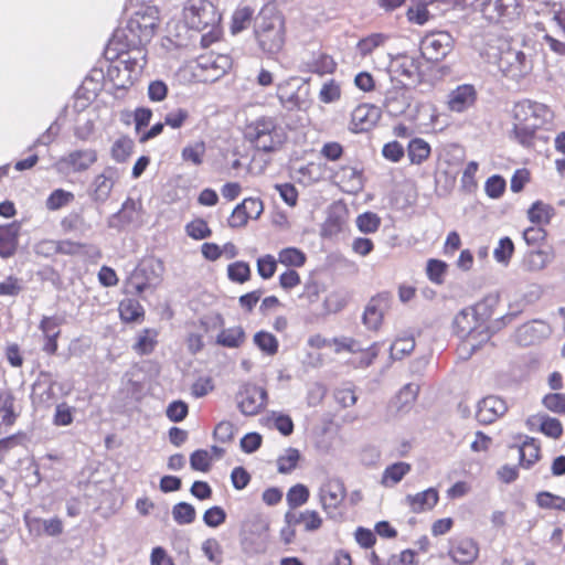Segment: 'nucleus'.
Returning <instances> with one entry per match:
<instances>
[{
	"mask_svg": "<svg viewBox=\"0 0 565 565\" xmlns=\"http://www.w3.org/2000/svg\"><path fill=\"white\" fill-rule=\"evenodd\" d=\"M551 260L552 256L548 252L534 249L523 256L521 267L526 273H539L544 270Z\"/></svg>",
	"mask_w": 565,
	"mask_h": 565,
	"instance_id": "obj_28",
	"label": "nucleus"
},
{
	"mask_svg": "<svg viewBox=\"0 0 565 565\" xmlns=\"http://www.w3.org/2000/svg\"><path fill=\"white\" fill-rule=\"evenodd\" d=\"M454 40L448 32L427 34L422 41V52L430 61L443 60L452 49Z\"/></svg>",
	"mask_w": 565,
	"mask_h": 565,
	"instance_id": "obj_11",
	"label": "nucleus"
},
{
	"mask_svg": "<svg viewBox=\"0 0 565 565\" xmlns=\"http://www.w3.org/2000/svg\"><path fill=\"white\" fill-rule=\"evenodd\" d=\"M387 299L383 296L373 297L365 307L363 315L364 324L371 330H377L387 310Z\"/></svg>",
	"mask_w": 565,
	"mask_h": 565,
	"instance_id": "obj_26",
	"label": "nucleus"
},
{
	"mask_svg": "<svg viewBox=\"0 0 565 565\" xmlns=\"http://www.w3.org/2000/svg\"><path fill=\"white\" fill-rule=\"evenodd\" d=\"M195 515V509L190 503L179 502L172 508V518L180 525L191 524Z\"/></svg>",
	"mask_w": 565,
	"mask_h": 565,
	"instance_id": "obj_41",
	"label": "nucleus"
},
{
	"mask_svg": "<svg viewBox=\"0 0 565 565\" xmlns=\"http://www.w3.org/2000/svg\"><path fill=\"white\" fill-rule=\"evenodd\" d=\"M392 74L397 77L401 82L402 78H413L416 74V66L414 61L407 56H399L395 58L391 64Z\"/></svg>",
	"mask_w": 565,
	"mask_h": 565,
	"instance_id": "obj_36",
	"label": "nucleus"
},
{
	"mask_svg": "<svg viewBox=\"0 0 565 565\" xmlns=\"http://www.w3.org/2000/svg\"><path fill=\"white\" fill-rule=\"evenodd\" d=\"M309 490L306 486L298 483L291 487L287 492V502L290 508L295 509L303 505L309 499Z\"/></svg>",
	"mask_w": 565,
	"mask_h": 565,
	"instance_id": "obj_50",
	"label": "nucleus"
},
{
	"mask_svg": "<svg viewBox=\"0 0 565 565\" xmlns=\"http://www.w3.org/2000/svg\"><path fill=\"white\" fill-rule=\"evenodd\" d=\"M285 519L289 525L303 524L308 532L316 531L322 525V518L315 510H306L299 513L287 512Z\"/></svg>",
	"mask_w": 565,
	"mask_h": 565,
	"instance_id": "obj_27",
	"label": "nucleus"
},
{
	"mask_svg": "<svg viewBox=\"0 0 565 565\" xmlns=\"http://www.w3.org/2000/svg\"><path fill=\"white\" fill-rule=\"evenodd\" d=\"M198 65L206 73L205 79L215 81L231 68L232 60L228 55L210 53L201 56Z\"/></svg>",
	"mask_w": 565,
	"mask_h": 565,
	"instance_id": "obj_17",
	"label": "nucleus"
},
{
	"mask_svg": "<svg viewBox=\"0 0 565 565\" xmlns=\"http://www.w3.org/2000/svg\"><path fill=\"white\" fill-rule=\"evenodd\" d=\"M254 36L265 54L279 53L286 42V22L282 13L273 6H264L254 20Z\"/></svg>",
	"mask_w": 565,
	"mask_h": 565,
	"instance_id": "obj_3",
	"label": "nucleus"
},
{
	"mask_svg": "<svg viewBox=\"0 0 565 565\" xmlns=\"http://www.w3.org/2000/svg\"><path fill=\"white\" fill-rule=\"evenodd\" d=\"M18 415L14 398L8 393L0 394V433L7 431L15 423Z\"/></svg>",
	"mask_w": 565,
	"mask_h": 565,
	"instance_id": "obj_30",
	"label": "nucleus"
},
{
	"mask_svg": "<svg viewBox=\"0 0 565 565\" xmlns=\"http://www.w3.org/2000/svg\"><path fill=\"white\" fill-rule=\"evenodd\" d=\"M553 110L545 104L523 99L512 108L511 136L521 145L530 146L539 129L552 122Z\"/></svg>",
	"mask_w": 565,
	"mask_h": 565,
	"instance_id": "obj_1",
	"label": "nucleus"
},
{
	"mask_svg": "<svg viewBox=\"0 0 565 565\" xmlns=\"http://www.w3.org/2000/svg\"><path fill=\"white\" fill-rule=\"evenodd\" d=\"M553 207L543 202H535L527 211L529 220L532 223L543 225L547 224L553 215Z\"/></svg>",
	"mask_w": 565,
	"mask_h": 565,
	"instance_id": "obj_37",
	"label": "nucleus"
},
{
	"mask_svg": "<svg viewBox=\"0 0 565 565\" xmlns=\"http://www.w3.org/2000/svg\"><path fill=\"white\" fill-rule=\"evenodd\" d=\"M213 457L205 449L195 450L190 457V465L193 470L206 472L212 463Z\"/></svg>",
	"mask_w": 565,
	"mask_h": 565,
	"instance_id": "obj_55",
	"label": "nucleus"
},
{
	"mask_svg": "<svg viewBox=\"0 0 565 565\" xmlns=\"http://www.w3.org/2000/svg\"><path fill=\"white\" fill-rule=\"evenodd\" d=\"M513 253V242L509 237H502L493 250V257L499 264L508 266Z\"/></svg>",
	"mask_w": 565,
	"mask_h": 565,
	"instance_id": "obj_46",
	"label": "nucleus"
},
{
	"mask_svg": "<svg viewBox=\"0 0 565 565\" xmlns=\"http://www.w3.org/2000/svg\"><path fill=\"white\" fill-rule=\"evenodd\" d=\"M185 231L186 234L194 239H204L210 237L212 234L207 223L202 218H196L190 222L185 226Z\"/></svg>",
	"mask_w": 565,
	"mask_h": 565,
	"instance_id": "obj_59",
	"label": "nucleus"
},
{
	"mask_svg": "<svg viewBox=\"0 0 565 565\" xmlns=\"http://www.w3.org/2000/svg\"><path fill=\"white\" fill-rule=\"evenodd\" d=\"M162 269V263L159 260L146 262L132 274L129 286L136 294H141L149 286L159 282Z\"/></svg>",
	"mask_w": 565,
	"mask_h": 565,
	"instance_id": "obj_13",
	"label": "nucleus"
},
{
	"mask_svg": "<svg viewBox=\"0 0 565 565\" xmlns=\"http://www.w3.org/2000/svg\"><path fill=\"white\" fill-rule=\"evenodd\" d=\"M358 228L365 234L375 233L380 225L381 218L377 214L372 212H365L356 217Z\"/></svg>",
	"mask_w": 565,
	"mask_h": 565,
	"instance_id": "obj_49",
	"label": "nucleus"
},
{
	"mask_svg": "<svg viewBox=\"0 0 565 565\" xmlns=\"http://www.w3.org/2000/svg\"><path fill=\"white\" fill-rule=\"evenodd\" d=\"M431 149L427 141L422 138H414L407 147V154L412 164H422L430 156Z\"/></svg>",
	"mask_w": 565,
	"mask_h": 565,
	"instance_id": "obj_32",
	"label": "nucleus"
},
{
	"mask_svg": "<svg viewBox=\"0 0 565 565\" xmlns=\"http://www.w3.org/2000/svg\"><path fill=\"white\" fill-rule=\"evenodd\" d=\"M292 82V79H288L277 86V97L281 106L288 110L301 109L306 105L308 95L306 88L295 87Z\"/></svg>",
	"mask_w": 565,
	"mask_h": 565,
	"instance_id": "obj_16",
	"label": "nucleus"
},
{
	"mask_svg": "<svg viewBox=\"0 0 565 565\" xmlns=\"http://www.w3.org/2000/svg\"><path fill=\"white\" fill-rule=\"evenodd\" d=\"M335 179L342 190L348 193L356 194L364 186L362 171L355 167H341L335 173Z\"/></svg>",
	"mask_w": 565,
	"mask_h": 565,
	"instance_id": "obj_25",
	"label": "nucleus"
},
{
	"mask_svg": "<svg viewBox=\"0 0 565 565\" xmlns=\"http://www.w3.org/2000/svg\"><path fill=\"white\" fill-rule=\"evenodd\" d=\"M277 259L287 267H301L306 263V255L296 247H286L278 253Z\"/></svg>",
	"mask_w": 565,
	"mask_h": 565,
	"instance_id": "obj_38",
	"label": "nucleus"
},
{
	"mask_svg": "<svg viewBox=\"0 0 565 565\" xmlns=\"http://www.w3.org/2000/svg\"><path fill=\"white\" fill-rule=\"evenodd\" d=\"M447 269L446 263L438 259H429L427 263L428 278L436 284H441Z\"/></svg>",
	"mask_w": 565,
	"mask_h": 565,
	"instance_id": "obj_62",
	"label": "nucleus"
},
{
	"mask_svg": "<svg viewBox=\"0 0 565 565\" xmlns=\"http://www.w3.org/2000/svg\"><path fill=\"white\" fill-rule=\"evenodd\" d=\"M449 556L459 565H471L479 556V545L471 537L455 541L449 548Z\"/></svg>",
	"mask_w": 565,
	"mask_h": 565,
	"instance_id": "obj_19",
	"label": "nucleus"
},
{
	"mask_svg": "<svg viewBox=\"0 0 565 565\" xmlns=\"http://www.w3.org/2000/svg\"><path fill=\"white\" fill-rule=\"evenodd\" d=\"M536 502L541 508L555 509L565 512V498L555 495L551 492H540Z\"/></svg>",
	"mask_w": 565,
	"mask_h": 565,
	"instance_id": "obj_54",
	"label": "nucleus"
},
{
	"mask_svg": "<svg viewBox=\"0 0 565 565\" xmlns=\"http://www.w3.org/2000/svg\"><path fill=\"white\" fill-rule=\"evenodd\" d=\"M440 3L444 4V0H417L414 6L408 8L407 18L411 22L422 25L430 17L444 11V8H440Z\"/></svg>",
	"mask_w": 565,
	"mask_h": 565,
	"instance_id": "obj_23",
	"label": "nucleus"
},
{
	"mask_svg": "<svg viewBox=\"0 0 565 565\" xmlns=\"http://www.w3.org/2000/svg\"><path fill=\"white\" fill-rule=\"evenodd\" d=\"M158 331L154 329L142 330L137 339L132 349L140 355L151 353L157 345Z\"/></svg>",
	"mask_w": 565,
	"mask_h": 565,
	"instance_id": "obj_33",
	"label": "nucleus"
},
{
	"mask_svg": "<svg viewBox=\"0 0 565 565\" xmlns=\"http://www.w3.org/2000/svg\"><path fill=\"white\" fill-rule=\"evenodd\" d=\"M245 136L264 152L278 150L286 139V134L277 119L269 116H262L250 121L245 128Z\"/></svg>",
	"mask_w": 565,
	"mask_h": 565,
	"instance_id": "obj_4",
	"label": "nucleus"
},
{
	"mask_svg": "<svg viewBox=\"0 0 565 565\" xmlns=\"http://www.w3.org/2000/svg\"><path fill=\"white\" fill-rule=\"evenodd\" d=\"M415 348V340L412 337L397 338L391 345V358L401 360L409 354Z\"/></svg>",
	"mask_w": 565,
	"mask_h": 565,
	"instance_id": "obj_44",
	"label": "nucleus"
},
{
	"mask_svg": "<svg viewBox=\"0 0 565 565\" xmlns=\"http://www.w3.org/2000/svg\"><path fill=\"white\" fill-rule=\"evenodd\" d=\"M495 64L503 76L520 81L533 70V63L522 51L507 46L501 49Z\"/></svg>",
	"mask_w": 565,
	"mask_h": 565,
	"instance_id": "obj_7",
	"label": "nucleus"
},
{
	"mask_svg": "<svg viewBox=\"0 0 565 565\" xmlns=\"http://www.w3.org/2000/svg\"><path fill=\"white\" fill-rule=\"evenodd\" d=\"M525 425L531 431H541L545 436L558 439L563 435L562 423L546 414L537 413L527 417Z\"/></svg>",
	"mask_w": 565,
	"mask_h": 565,
	"instance_id": "obj_18",
	"label": "nucleus"
},
{
	"mask_svg": "<svg viewBox=\"0 0 565 565\" xmlns=\"http://www.w3.org/2000/svg\"><path fill=\"white\" fill-rule=\"evenodd\" d=\"M386 39L384 34L373 33L358 42L356 52L360 56L365 57L373 53L375 49L382 46Z\"/></svg>",
	"mask_w": 565,
	"mask_h": 565,
	"instance_id": "obj_40",
	"label": "nucleus"
},
{
	"mask_svg": "<svg viewBox=\"0 0 565 565\" xmlns=\"http://www.w3.org/2000/svg\"><path fill=\"white\" fill-rule=\"evenodd\" d=\"M115 174L113 168H106L94 178L89 185V196L93 201L104 203L108 200L115 184Z\"/></svg>",
	"mask_w": 565,
	"mask_h": 565,
	"instance_id": "obj_20",
	"label": "nucleus"
},
{
	"mask_svg": "<svg viewBox=\"0 0 565 565\" xmlns=\"http://www.w3.org/2000/svg\"><path fill=\"white\" fill-rule=\"evenodd\" d=\"M188 405L182 401H174L167 407V416L171 422L178 423L183 420L188 415Z\"/></svg>",
	"mask_w": 565,
	"mask_h": 565,
	"instance_id": "obj_64",
	"label": "nucleus"
},
{
	"mask_svg": "<svg viewBox=\"0 0 565 565\" xmlns=\"http://www.w3.org/2000/svg\"><path fill=\"white\" fill-rule=\"evenodd\" d=\"M227 276L232 281L243 284L250 277V267L242 260L232 263L227 267Z\"/></svg>",
	"mask_w": 565,
	"mask_h": 565,
	"instance_id": "obj_48",
	"label": "nucleus"
},
{
	"mask_svg": "<svg viewBox=\"0 0 565 565\" xmlns=\"http://www.w3.org/2000/svg\"><path fill=\"white\" fill-rule=\"evenodd\" d=\"M341 86L334 79L326 81L319 90V100L324 104L335 103L341 98Z\"/></svg>",
	"mask_w": 565,
	"mask_h": 565,
	"instance_id": "obj_43",
	"label": "nucleus"
},
{
	"mask_svg": "<svg viewBox=\"0 0 565 565\" xmlns=\"http://www.w3.org/2000/svg\"><path fill=\"white\" fill-rule=\"evenodd\" d=\"M267 403V392L265 388L246 384L239 392L238 408L247 416L258 414Z\"/></svg>",
	"mask_w": 565,
	"mask_h": 565,
	"instance_id": "obj_12",
	"label": "nucleus"
},
{
	"mask_svg": "<svg viewBox=\"0 0 565 565\" xmlns=\"http://www.w3.org/2000/svg\"><path fill=\"white\" fill-rule=\"evenodd\" d=\"M278 259L273 255L266 254L257 259V273L263 279H269L274 276Z\"/></svg>",
	"mask_w": 565,
	"mask_h": 565,
	"instance_id": "obj_58",
	"label": "nucleus"
},
{
	"mask_svg": "<svg viewBox=\"0 0 565 565\" xmlns=\"http://www.w3.org/2000/svg\"><path fill=\"white\" fill-rule=\"evenodd\" d=\"M477 92L472 85L463 84L456 87L448 95L447 105L451 111L462 113L473 106Z\"/></svg>",
	"mask_w": 565,
	"mask_h": 565,
	"instance_id": "obj_21",
	"label": "nucleus"
},
{
	"mask_svg": "<svg viewBox=\"0 0 565 565\" xmlns=\"http://www.w3.org/2000/svg\"><path fill=\"white\" fill-rule=\"evenodd\" d=\"M345 497L347 490L344 483L338 478H328L322 482L318 491L321 508L330 519L341 516L339 509Z\"/></svg>",
	"mask_w": 565,
	"mask_h": 565,
	"instance_id": "obj_8",
	"label": "nucleus"
},
{
	"mask_svg": "<svg viewBox=\"0 0 565 565\" xmlns=\"http://www.w3.org/2000/svg\"><path fill=\"white\" fill-rule=\"evenodd\" d=\"M183 20L190 29L203 31L216 25L220 15L209 0H188L183 8Z\"/></svg>",
	"mask_w": 565,
	"mask_h": 565,
	"instance_id": "obj_6",
	"label": "nucleus"
},
{
	"mask_svg": "<svg viewBox=\"0 0 565 565\" xmlns=\"http://www.w3.org/2000/svg\"><path fill=\"white\" fill-rule=\"evenodd\" d=\"M74 408L66 403H61L55 408L54 424L56 426H68L73 422Z\"/></svg>",
	"mask_w": 565,
	"mask_h": 565,
	"instance_id": "obj_60",
	"label": "nucleus"
},
{
	"mask_svg": "<svg viewBox=\"0 0 565 565\" xmlns=\"http://www.w3.org/2000/svg\"><path fill=\"white\" fill-rule=\"evenodd\" d=\"M253 9L249 7H243L235 10L232 18L231 31L233 34H237L243 30L247 29L253 18Z\"/></svg>",
	"mask_w": 565,
	"mask_h": 565,
	"instance_id": "obj_42",
	"label": "nucleus"
},
{
	"mask_svg": "<svg viewBox=\"0 0 565 565\" xmlns=\"http://www.w3.org/2000/svg\"><path fill=\"white\" fill-rule=\"evenodd\" d=\"M542 404L546 409L558 415H565V394L550 393L546 394Z\"/></svg>",
	"mask_w": 565,
	"mask_h": 565,
	"instance_id": "obj_57",
	"label": "nucleus"
},
{
	"mask_svg": "<svg viewBox=\"0 0 565 565\" xmlns=\"http://www.w3.org/2000/svg\"><path fill=\"white\" fill-rule=\"evenodd\" d=\"M380 118L377 108L369 104L356 106L351 114V126L355 132L367 131Z\"/></svg>",
	"mask_w": 565,
	"mask_h": 565,
	"instance_id": "obj_22",
	"label": "nucleus"
},
{
	"mask_svg": "<svg viewBox=\"0 0 565 565\" xmlns=\"http://www.w3.org/2000/svg\"><path fill=\"white\" fill-rule=\"evenodd\" d=\"M520 462L525 468H530L540 458V446L534 438L526 437L519 448Z\"/></svg>",
	"mask_w": 565,
	"mask_h": 565,
	"instance_id": "obj_34",
	"label": "nucleus"
},
{
	"mask_svg": "<svg viewBox=\"0 0 565 565\" xmlns=\"http://www.w3.org/2000/svg\"><path fill=\"white\" fill-rule=\"evenodd\" d=\"M226 513L221 507H212L203 514L204 523L210 527H217L225 522Z\"/></svg>",
	"mask_w": 565,
	"mask_h": 565,
	"instance_id": "obj_61",
	"label": "nucleus"
},
{
	"mask_svg": "<svg viewBox=\"0 0 565 565\" xmlns=\"http://www.w3.org/2000/svg\"><path fill=\"white\" fill-rule=\"evenodd\" d=\"M267 425L276 428L281 435L289 436L294 431V423L290 416L280 412H270L266 417Z\"/></svg>",
	"mask_w": 565,
	"mask_h": 565,
	"instance_id": "obj_35",
	"label": "nucleus"
},
{
	"mask_svg": "<svg viewBox=\"0 0 565 565\" xmlns=\"http://www.w3.org/2000/svg\"><path fill=\"white\" fill-rule=\"evenodd\" d=\"M411 470L412 466L408 462H394L384 469L381 478V484L385 488H393L399 483Z\"/></svg>",
	"mask_w": 565,
	"mask_h": 565,
	"instance_id": "obj_29",
	"label": "nucleus"
},
{
	"mask_svg": "<svg viewBox=\"0 0 565 565\" xmlns=\"http://www.w3.org/2000/svg\"><path fill=\"white\" fill-rule=\"evenodd\" d=\"M246 335L241 326L223 329L216 337V343L231 349L239 348L245 342Z\"/></svg>",
	"mask_w": 565,
	"mask_h": 565,
	"instance_id": "obj_31",
	"label": "nucleus"
},
{
	"mask_svg": "<svg viewBox=\"0 0 565 565\" xmlns=\"http://www.w3.org/2000/svg\"><path fill=\"white\" fill-rule=\"evenodd\" d=\"M97 151L92 148L76 149L60 158L55 168L63 173L87 171L97 161Z\"/></svg>",
	"mask_w": 565,
	"mask_h": 565,
	"instance_id": "obj_10",
	"label": "nucleus"
},
{
	"mask_svg": "<svg viewBox=\"0 0 565 565\" xmlns=\"http://www.w3.org/2000/svg\"><path fill=\"white\" fill-rule=\"evenodd\" d=\"M484 190L488 196L498 199L505 190V181L499 175H492L487 180Z\"/></svg>",
	"mask_w": 565,
	"mask_h": 565,
	"instance_id": "obj_63",
	"label": "nucleus"
},
{
	"mask_svg": "<svg viewBox=\"0 0 565 565\" xmlns=\"http://www.w3.org/2000/svg\"><path fill=\"white\" fill-rule=\"evenodd\" d=\"M507 402L495 395L482 398L477 405L476 417L481 424H492L508 412Z\"/></svg>",
	"mask_w": 565,
	"mask_h": 565,
	"instance_id": "obj_14",
	"label": "nucleus"
},
{
	"mask_svg": "<svg viewBox=\"0 0 565 565\" xmlns=\"http://www.w3.org/2000/svg\"><path fill=\"white\" fill-rule=\"evenodd\" d=\"M267 529V524L260 519L245 521L241 530L243 550L253 554L264 552Z\"/></svg>",
	"mask_w": 565,
	"mask_h": 565,
	"instance_id": "obj_9",
	"label": "nucleus"
},
{
	"mask_svg": "<svg viewBox=\"0 0 565 565\" xmlns=\"http://www.w3.org/2000/svg\"><path fill=\"white\" fill-rule=\"evenodd\" d=\"M254 343L268 355H274L278 351V341L276 337L266 331H259L254 335Z\"/></svg>",
	"mask_w": 565,
	"mask_h": 565,
	"instance_id": "obj_45",
	"label": "nucleus"
},
{
	"mask_svg": "<svg viewBox=\"0 0 565 565\" xmlns=\"http://www.w3.org/2000/svg\"><path fill=\"white\" fill-rule=\"evenodd\" d=\"M134 142L128 137H120L111 147V157L114 160L121 162L125 161L131 153Z\"/></svg>",
	"mask_w": 565,
	"mask_h": 565,
	"instance_id": "obj_52",
	"label": "nucleus"
},
{
	"mask_svg": "<svg viewBox=\"0 0 565 565\" xmlns=\"http://www.w3.org/2000/svg\"><path fill=\"white\" fill-rule=\"evenodd\" d=\"M74 200V194L72 192L65 191L63 189L54 190L49 198L46 199L45 205L50 211H56L67 204H70Z\"/></svg>",
	"mask_w": 565,
	"mask_h": 565,
	"instance_id": "obj_47",
	"label": "nucleus"
},
{
	"mask_svg": "<svg viewBox=\"0 0 565 565\" xmlns=\"http://www.w3.org/2000/svg\"><path fill=\"white\" fill-rule=\"evenodd\" d=\"M205 154V143L203 141L195 142L194 145L186 146L182 150V159L190 161L195 166H200L203 162Z\"/></svg>",
	"mask_w": 565,
	"mask_h": 565,
	"instance_id": "obj_56",
	"label": "nucleus"
},
{
	"mask_svg": "<svg viewBox=\"0 0 565 565\" xmlns=\"http://www.w3.org/2000/svg\"><path fill=\"white\" fill-rule=\"evenodd\" d=\"M63 318L58 316H43L40 323L39 330L41 331L43 345L42 350L47 354H55L58 348L57 339L61 334V326L63 324Z\"/></svg>",
	"mask_w": 565,
	"mask_h": 565,
	"instance_id": "obj_15",
	"label": "nucleus"
},
{
	"mask_svg": "<svg viewBox=\"0 0 565 565\" xmlns=\"http://www.w3.org/2000/svg\"><path fill=\"white\" fill-rule=\"evenodd\" d=\"M419 393V385L416 383H408L406 384L397 394L396 399L399 409L407 408L409 405H412Z\"/></svg>",
	"mask_w": 565,
	"mask_h": 565,
	"instance_id": "obj_53",
	"label": "nucleus"
},
{
	"mask_svg": "<svg viewBox=\"0 0 565 565\" xmlns=\"http://www.w3.org/2000/svg\"><path fill=\"white\" fill-rule=\"evenodd\" d=\"M159 26L157 7H142L127 22V39L132 46L145 45L151 41Z\"/></svg>",
	"mask_w": 565,
	"mask_h": 565,
	"instance_id": "obj_5",
	"label": "nucleus"
},
{
	"mask_svg": "<svg viewBox=\"0 0 565 565\" xmlns=\"http://www.w3.org/2000/svg\"><path fill=\"white\" fill-rule=\"evenodd\" d=\"M439 500V493L435 488H428L415 494H407L405 504L414 513H422L433 510Z\"/></svg>",
	"mask_w": 565,
	"mask_h": 565,
	"instance_id": "obj_24",
	"label": "nucleus"
},
{
	"mask_svg": "<svg viewBox=\"0 0 565 565\" xmlns=\"http://www.w3.org/2000/svg\"><path fill=\"white\" fill-rule=\"evenodd\" d=\"M119 315L126 322L137 321L143 316V308L135 299H125L119 303Z\"/></svg>",
	"mask_w": 565,
	"mask_h": 565,
	"instance_id": "obj_39",
	"label": "nucleus"
},
{
	"mask_svg": "<svg viewBox=\"0 0 565 565\" xmlns=\"http://www.w3.org/2000/svg\"><path fill=\"white\" fill-rule=\"evenodd\" d=\"M300 454L295 448H288L277 459L278 471L280 473H288L294 470L298 463Z\"/></svg>",
	"mask_w": 565,
	"mask_h": 565,
	"instance_id": "obj_51",
	"label": "nucleus"
},
{
	"mask_svg": "<svg viewBox=\"0 0 565 565\" xmlns=\"http://www.w3.org/2000/svg\"><path fill=\"white\" fill-rule=\"evenodd\" d=\"M495 303V298L486 299L475 307L462 309L454 319V330L456 334L463 340L462 349L468 350L469 354L478 347L490 339L487 319L491 313L487 311L488 303Z\"/></svg>",
	"mask_w": 565,
	"mask_h": 565,
	"instance_id": "obj_2",
	"label": "nucleus"
}]
</instances>
